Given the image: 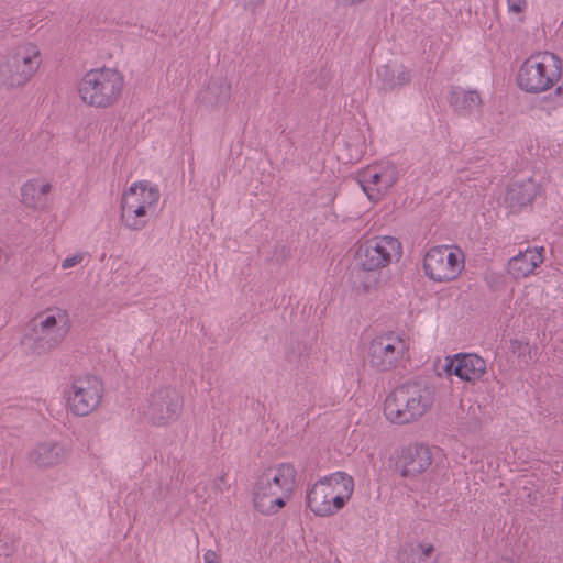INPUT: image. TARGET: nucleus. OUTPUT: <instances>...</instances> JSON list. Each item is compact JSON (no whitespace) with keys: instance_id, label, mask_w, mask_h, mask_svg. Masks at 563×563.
I'll use <instances>...</instances> for the list:
<instances>
[{"instance_id":"nucleus-21","label":"nucleus","mask_w":563,"mask_h":563,"mask_svg":"<svg viewBox=\"0 0 563 563\" xmlns=\"http://www.w3.org/2000/svg\"><path fill=\"white\" fill-rule=\"evenodd\" d=\"M449 102L456 112L463 115L477 112L482 104L481 97L475 90H467L462 87L451 89Z\"/></svg>"},{"instance_id":"nucleus-27","label":"nucleus","mask_w":563,"mask_h":563,"mask_svg":"<svg viewBox=\"0 0 563 563\" xmlns=\"http://www.w3.org/2000/svg\"><path fill=\"white\" fill-rule=\"evenodd\" d=\"M220 89H221V92H222L221 100L225 101L229 98V96H230V86L227 85V84H222L220 86Z\"/></svg>"},{"instance_id":"nucleus-16","label":"nucleus","mask_w":563,"mask_h":563,"mask_svg":"<svg viewBox=\"0 0 563 563\" xmlns=\"http://www.w3.org/2000/svg\"><path fill=\"white\" fill-rule=\"evenodd\" d=\"M53 183L47 177L38 176L25 180L20 188L21 202L33 211H43L49 205Z\"/></svg>"},{"instance_id":"nucleus-12","label":"nucleus","mask_w":563,"mask_h":563,"mask_svg":"<svg viewBox=\"0 0 563 563\" xmlns=\"http://www.w3.org/2000/svg\"><path fill=\"white\" fill-rule=\"evenodd\" d=\"M399 169L391 162H377L357 173V181L372 202L380 201L399 180Z\"/></svg>"},{"instance_id":"nucleus-18","label":"nucleus","mask_w":563,"mask_h":563,"mask_svg":"<svg viewBox=\"0 0 563 563\" xmlns=\"http://www.w3.org/2000/svg\"><path fill=\"white\" fill-rule=\"evenodd\" d=\"M432 463V455L428 446L412 444L402 448L398 457L401 475L411 477L428 470Z\"/></svg>"},{"instance_id":"nucleus-11","label":"nucleus","mask_w":563,"mask_h":563,"mask_svg":"<svg viewBox=\"0 0 563 563\" xmlns=\"http://www.w3.org/2000/svg\"><path fill=\"white\" fill-rule=\"evenodd\" d=\"M408 342L394 331L375 336L368 349V360L373 367L385 372L396 368L408 352Z\"/></svg>"},{"instance_id":"nucleus-9","label":"nucleus","mask_w":563,"mask_h":563,"mask_svg":"<svg viewBox=\"0 0 563 563\" xmlns=\"http://www.w3.org/2000/svg\"><path fill=\"white\" fill-rule=\"evenodd\" d=\"M465 267V255L456 245H435L427 250L422 261L424 275L443 284L459 278Z\"/></svg>"},{"instance_id":"nucleus-24","label":"nucleus","mask_w":563,"mask_h":563,"mask_svg":"<svg viewBox=\"0 0 563 563\" xmlns=\"http://www.w3.org/2000/svg\"><path fill=\"white\" fill-rule=\"evenodd\" d=\"M506 4L511 14H523L528 9V0H506Z\"/></svg>"},{"instance_id":"nucleus-22","label":"nucleus","mask_w":563,"mask_h":563,"mask_svg":"<svg viewBox=\"0 0 563 563\" xmlns=\"http://www.w3.org/2000/svg\"><path fill=\"white\" fill-rule=\"evenodd\" d=\"M378 76L382 78L385 88L394 89L408 85L411 80V73L406 68L390 69L388 66H383L377 70Z\"/></svg>"},{"instance_id":"nucleus-6","label":"nucleus","mask_w":563,"mask_h":563,"mask_svg":"<svg viewBox=\"0 0 563 563\" xmlns=\"http://www.w3.org/2000/svg\"><path fill=\"white\" fill-rule=\"evenodd\" d=\"M69 328L68 311L56 306L48 307L30 321L22 343L37 354L47 353L59 346Z\"/></svg>"},{"instance_id":"nucleus-1","label":"nucleus","mask_w":563,"mask_h":563,"mask_svg":"<svg viewBox=\"0 0 563 563\" xmlns=\"http://www.w3.org/2000/svg\"><path fill=\"white\" fill-rule=\"evenodd\" d=\"M295 486L296 470L292 464L269 465L262 470L253 482V507L262 515H275L291 499Z\"/></svg>"},{"instance_id":"nucleus-17","label":"nucleus","mask_w":563,"mask_h":563,"mask_svg":"<svg viewBox=\"0 0 563 563\" xmlns=\"http://www.w3.org/2000/svg\"><path fill=\"white\" fill-rule=\"evenodd\" d=\"M66 446L55 440L37 442L29 452L27 461L40 470H47L62 464L67 457Z\"/></svg>"},{"instance_id":"nucleus-13","label":"nucleus","mask_w":563,"mask_h":563,"mask_svg":"<svg viewBox=\"0 0 563 563\" xmlns=\"http://www.w3.org/2000/svg\"><path fill=\"white\" fill-rule=\"evenodd\" d=\"M183 411V397L170 387L153 391L143 411L144 418L154 427H168L176 422Z\"/></svg>"},{"instance_id":"nucleus-19","label":"nucleus","mask_w":563,"mask_h":563,"mask_svg":"<svg viewBox=\"0 0 563 563\" xmlns=\"http://www.w3.org/2000/svg\"><path fill=\"white\" fill-rule=\"evenodd\" d=\"M544 261L543 246H528L525 251L509 258L507 271L515 279L526 278L532 275Z\"/></svg>"},{"instance_id":"nucleus-4","label":"nucleus","mask_w":563,"mask_h":563,"mask_svg":"<svg viewBox=\"0 0 563 563\" xmlns=\"http://www.w3.org/2000/svg\"><path fill=\"white\" fill-rule=\"evenodd\" d=\"M435 393L423 383H407L394 389L386 398L384 415L395 424L418 421L434 404Z\"/></svg>"},{"instance_id":"nucleus-14","label":"nucleus","mask_w":563,"mask_h":563,"mask_svg":"<svg viewBox=\"0 0 563 563\" xmlns=\"http://www.w3.org/2000/svg\"><path fill=\"white\" fill-rule=\"evenodd\" d=\"M102 382L93 375L77 377L65 394L69 410L76 416H87L100 404Z\"/></svg>"},{"instance_id":"nucleus-26","label":"nucleus","mask_w":563,"mask_h":563,"mask_svg":"<svg viewBox=\"0 0 563 563\" xmlns=\"http://www.w3.org/2000/svg\"><path fill=\"white\" fill-rule=\"evenodd\" d=\"M418 550L423 556L430 558L434 551V547L431 543H420Z\"/></svg>"},{"instance_id":"nucleus-23","label":"nucleus","mask_w":563,"mask_h":563,"mask_svg":"<svg viewBox=\"0 0 563 563\" xmlns=\"http://www.w3.org/2000/svg\"><path fill=\"white\" fill-rule=\"evenodd\" d=\"M87 253L81 251L69 254L60 262V268L63 271H66L75 266H78L85 261Z\"/></svg>"},{"instance_id":"nucleus-7","label":"nucleus","mask_w":563,"mask_h":563,"mask_svg":"<svg viewBox=\"0 0 563 563\" xmlns=\"http://www.w3.org/2000/svg\"><path fill=\"white\" fill-rule=\"evenodd\" d=\"M124 85V76L117 68H93L79 80L78 95L85 104L107 109L119 102Z\"/></svg>"},{"instance_id":"nucleus-5","label":"nucleus","mask_w":563,"mask_h":563,"mask_svg":"<svg viewBox=\"0 0 563 563\" xmlns=\"http://www.w3.org/2000/svg\"><path fill=\"white\" fill-rule=\"evenodd\" d=\"M354 479L345 472L323 476L308 488L306 504L318 517H331L342 510L354 493Z\"/></svg>"},{"instance_id":"nucleus-2","label":"nucleus","mask_w":563,"mask_h":563,"mask_svg":"<svg viewBox=\"0 0 563 563\" xmlns=\"http://www.w3.org/2000/svg\"><path fill=\"white\" fill-rule=\"evenodd\" d=\"M562 78V58L550 51H534L519 64L515 82L519 90L528 95H542L554 90L555 96H561Z\"/></svg>"},{"instance_id":"nucleus-15","label":"nucleus","mask_w":563,"mask_h":563,"mask_svg":"<svg viewBox=\"0 0 563 563\" xmlns=\"http://www.w3.org/2000/svg\"><path fill=\"white\" fill-rule=\"evenodd\" d=\"M444 372L446 375H455L463 382L476 383L486 373V362L474 353H457L448 355L444 360Z\"/></svg>"},{"instance_id":"nucleus-25","label":"nucleus","mask_w":563,"mask_h":563,"mask_svg":"<svg viewBox=\"0 0 563 563\" xmlns=\"http://www.w3.org/2000/svg\"><path fill=\"white\" fill-rule=\"evenodd\" d=\"M205 563H220V558L216 551L209 549L203 553Z\"/></svg>"},{"instance_id":"nucleus-8","label":"nucleus","mask_w":563,"mask_h":563,"mask_svg":"<svg viewBox=\"0 0 563 563\" xmlns=\"http://www.w3.org/2000/svg\"><path fill=\"white\" fill-rule=\"evenodd\" d=\"M401 254L402 245L397 238L378 235L357 243L354 262L364 272H377L398 261Z\"/></svg>"},{"instance_id":"nucleus-28","label":"nucleus","mask_w":563,"mask_h":563,"mask_svg":"<svg viewBox=\"0 0 563 563\" xmlns=\"http://www.w3.org/2000/svg\"><path fill=\"white\" fill-rule=\"evenodd\" d=\"M543 110L544 112L548 114V115H551L553 114V112L556 110V107L554 104L552 106H549L545 103V106L543 107Z\"/></svg>"},{"instance_id":"nucleus-10","label":"nucleus","mask_w":563,"mask_h":563,"mask_svg":"<svg viewBox=\"0 0 563 563\" xmlns=\"http://www.w3.org/2000/svg\"><path fill=\"white\" fill-rule=\"evenodd\" d=\"M41 65V51L33 42H22L8 54L0 66L3 84L10 88L24 86Z\"/></svg>"},{"instance_id":"nucleus-3","label":"nucleus","mask_w":563,"mask_h":563,"mask_svg":"<svg viewBox=\"0 0 563 563\" xmlns=\"http://www.w3.org/2000/svg\"><path fill=\"white\" fill-rule=\"evenodd\" d=\"M161 200V191L150 180H135L120 197L119 220L121 225L131 232L144 230L156 216Z\"/></svg>"},{"instance_id":"nucleus-20","label":"nucleus","mask_w":563,"mask_h":563,"mask_svg":"<svg viewBox=\"0 0 563 563\" xmlns=\"http://www.w3.org/2000/svg\"><path fill=\"white\" fill-rule=\"evenodd\" d=\"M541 192V186L532 178L512 181L505 195V203L512 212L529 206Z\"/></svg>"}]
</instances>
